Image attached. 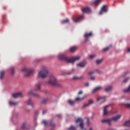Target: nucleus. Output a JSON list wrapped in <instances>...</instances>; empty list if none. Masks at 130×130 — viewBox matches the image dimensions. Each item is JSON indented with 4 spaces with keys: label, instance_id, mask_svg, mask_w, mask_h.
I'll return each instance as SVG.
<instances>
[{
    "label": "nucleus",
    "instance_id": "obj_24",
    "mask_svg": "<svg viewBox=\"0 0 130 130\" xmlns=\"http://www.w3.org/2000/svg\"><path fill=\"white\" fill-rule=\"evenodd\" d=\"M86 98V95H84V96L83 98H76L75 99V101H82L85 98Z\"/></svg>",
    "mask_w": 130,
    "mask_h": 130
},
{
    "label": "nucleus",
    "instance_id": "obj_50",
    "mask_svg": "<svg viewBox=\"0 0 130 130\" xmlns=\"http://www.w3.org/2000/svg\"><path fill=\"white\" fill-rule=\"evenodd\" d=\"M36 114H38V111H37V113H36Z\"/></svg>",
    "mask_w": 130,
    "mask_h": 130
},
{
    "label": "nucleus",
    "instance_id": "obj_29",
    "mask_svg": "<svg viewBox=\"0 0 130 130\" xmlns=\"http://www.w3.org/2000/svg\"><path fill=\"white\" fill-rule=\"evenodd\" d=\"M101 2H102L101 0H96L94 2V6H98V5H100V4L101 3Z\"/></svg>",
    "mask_w": 130,
    "mask_h": 130
},
{
    "label": "nucleus",
    "instance_id": "obj_42",
    "mask_svg": "<svg viewBox=\"0 0 130 130\" xmlns=\"http://www.w3.org/2000/svg\"><path fill=\"white\" fill-rule=\"evenodd\" d=\"M90 79L92 81H94L95 80V77L91 76L90 77Z\"/></svg>",
    "mask_w": 130,
    "mask_h": 130
},
{
    "label": "nucleus",
    "instance_id": "obj_27",
    "mask_svg": "<svg viewBox=\"0 0 130 130\" xmlns=\"http://www.w3.org/2000/svg\"><path fill=\"white\" fill-rule=\"evenodd\" d=\"M19 104V102H15L14 101H10L9 104L10 105H17Z\"/></svg>",
    "mask_w": 130,
    "mask_h": 130
},
{
    "label": "nucleus",
    "instance_id": "obj_3",
    "mask_svg": "<svg viewBox=\"0 0 130 130\" xmlns=\"http://www.w3.org/2000/svg\"><path fill=\"white\" fill-rule=\"evenodd\" d=\"M41 85H42V84H41V82H38V83H37L36 88L35 90H31L29 91L28 92V94L29 95H33L37 98H40V95H39V94H38L37 93H36L35 92V91L40 90V89L41 88Z\"/></svg>",
    "mask_w": 130,
    "mask_h": 130
},
{
    "label": "nucleus",
    "instance_id": "obj_21",
    "mask_svg": "<svg viewBox=\"0 0 130 130\" xmlns=\"http://www.w3.org/2000/svg\"><path fill=\"white\" fill-rule=\"evenodd\" d=\"M77 66L81 68H83L85 66V62H80L77 64Z\"/></svg>",
    "mask_w": 130,
    "mask_h": 130
},
{
    "label": "nucleus",
    "instance_id": "obj_5",
    "mask_svg": "<svg viewBox=\"0 0 130 130\" xmlns=\"http://www.w3.org/2000/svg\"><path fill=\"white\" fill-rule=\"evenodd\" d=\"M121 115H118L115 117H113L111 119H106L102 120V123H107L109 126L111 125V121L113 120L114 121H117L121 118Z\"/></svg>",
    "mask_w": 130,
    "mask_h": 130
},
{
    "label": "nucleus",
    "instance_id": "obj_8",
    "mask_svg": "<svg viewBox=\"0 0 130 130\" xmlns=\"http://www.w3.org/2000/svg\"><path fill=\"white\" fill-rule=\"evenodd\" d=\"M43 123L45 125V126H51L52 127H55V124L53 122V121L52 120H50L48 121L46 120H44L43 121Z\"/></svg>",
    "mask_w": 130,
    "mask_h": 130
},
{
    "label": "nucleus",
    "instance_id": "obj_28",
    "mask_svg": "<svg viewBox=\"0 0 130 130\" xmlns=\"http://www.w3.org/2000/svg\"><path fill=\"white\" fill-rule=\"evenodd\" d=\"M77 49V47L76 46L72 47L70 49V52L71 53L74 52Z\"/></svg>",
    "mask_w": 130,
    "mask_h": 130
},
{
    "label": "nucleus",
    "instance_id": "obj_7",
    "mask_svg": "<svg viewBox=\"0 0 130 130\" xmlns=\"http://www.w3.org/2000/svg\"><path fill=\"white\" fill-rule=\"evenodd\" d=\"M22 71L25 73L24 76L25 77H29L30 75L34 73V70L24 68L22 69Z\"/></svg>",
    "mask_w": 130,
    "mask_h": 130
},
{
    "label": "nucleus",
    "instance_id": "obj_45",
    "mask_svg": "<svg viewBox=\"0 0 130 130\" xmlns=\"http://www.w3.org/2000/svg\"><path fill=\"white\" fill-rule=\"evenodd\" d=\"M56 116H57L58 118H60V117H61V115L60 114L57 115Z\"/></svg>",
    "mask_w": 130,
    "mask_h": 130
},
{
    "label": "nucleus",
    "instance_id": "obj_11",
    "mask_svg": "<svg viewBox=\"0 0 130 130\" xmlns=\"http://www.w3.org/2000/svg\"><path fill=\"white\" fill-rule=\"evenodd\" d=\"M94 103V102L92 100H89L87 104H84L82 106V108H85L86 107H89L90 105H92Z\"/></svg>",
    "mask_w": 130,
    "mask_h": 130
},
{
    "label": "nucleus",
    "instance_id": "obj_33",
    "mask_svg": "<svg viewBox=\"0 0 130 130\" xmlns=\"http://www.w3.org/2000/svg\"><path fill=\"white\" fill-rule=\"evenodd\" d=\"M68 130H76V127L74 125H72L68 128Z\"/></svg>",
    "mask_w": 130,
    "mask_h": 130
},
{
    "label": "nucleus",
    "instance_id": "obj_38",
    "mask_svg": "<svg viewBox=\"0 0 130 130\" xmlns=\"http://www.w3.org/2000/svg\"><path fill=\"white\" fill-rule=\"evenodd\" d=\"M129 77L126 78L125 79H124L123 81V83H125V84L126 83L128 82V81L129 80Z\"/></svg>",
    "mask_w": 130,
    "mask_h": 130
},
{
    "label": "nucleus",
    "instance_id": "obj_47",
    "mask_svg": "<svg viewBox=\"0 0 130 130\" xmlns=\"http://www.w3.org/2000/svg\"><path fill=\"white\" fill-rule=\"evenodd\" d=\"M127 52H130V48H128V49Z\"/></svg>",
    "mask_w": 130,
    "mask_h": 130
},
{
    "label": "nucleus",
    "instance_id": "obj_10",
    "mask_svg": "<svg viewBox=\"0 0 130 130\" xmlns=\"http://www.w3.org/2000/svg\"><path fill=\"white\" fill-rule=\"evenodd\" d=\"M93 34L91 31H90L89 33H86L84 35V37L85 38V42H87L88 41V38L89 37H91L92 36Z\"/></svg>",
    "mask_w": 130,
    "mask_h": 130
},
{
    "label": "nucleus",
    "instance_id": "obj_23",
    "mask_svg": "<svg viewBox=\"0 0 130 130\" xmlns=\"http://www.w3.org/2000/svg\"><path fill=\"white\" fill-rule=\"evenodd\" d=\"M83 79V77H78V76H74L73 78V80H78Z\"/></svg>",
    "mask_w": 130,
    "mask_h": 130
},
{
    "label": "nucleus",
    "instance_id": "obj_52",
    "mask_svg": "<svg viewBox=\"0 0 130 130\" xmlns=\"http://www.w3.org/2000/svg\"><path fill=\"white\" fill-rule=\"evenodd\" d=\"M70 74H71V73H68V75H70Z\"/></svg>",
    "mask_w": 130,
    "mask_h": 130
},
{
    "label": "nucleus",
    "instance_id": "obj_12",
    "mask_svg": "<svg viewBox=\"0 0 130 130\" xmlns=\"http://www.w3.org/2000/svg\"><path fill=\"white\" fill-rule=\"evenodd\" d=\"M83 16H80L77 18H73V20L75 23H78V22H80L81 20H82V19H83Z\"/></svg>",
    "mask_w": 130,
    "mask_h": 130
},
{
    "label": "nucleus",
    "instance_id": "obj_22",
    "mask_svg": "<svg viewBox=\"0 0 130 130\" xmlns=\"http://www.w3.org/2000/svg\"><path fill=\"white\" fill-rule=\"evenodd\" d=\"M123 92L125 93H128L130 92V85L127 88L123 90Z\"/></svg>",
    "mask_w": 130,
    "mask_h": 130
},
{
    "label": "nucleus",
    "instance_id": "obj_54",
    "mask_svg": "<svg viewBox=\"0 0 130 130\" xmlns=\"http://www.w3.org/2000/svg\"><path fill=\"white\" fill-rule=\"evenodd\" d=\"M51 130H53V129H51Z\"/></svg>",
    "mask_w": 130,
    "mask_h": 130
},
{
    "label": "nucleus",
    "instance_id": "obj_34",
    "mask_svg": "<svg viewBox=\"0 0 130 130\" xmlns=\"http://www.w3.org/2000/svg\"><path fill=\"white\" fill-rule=\"evenodd\" d=\"M112 47V45H110V46H108V47H106V48H104V49H103V51H108L109 49H110V48H111Z\"/></svg>",
    "mask_w": 130,
    "mask_h": 130
},
{
    "label": "nucleus",
    "instance_id": "obj_18",
    "mask_svg": "<svg viewBox=\"0 0 130 130\" xmlns=\"http://www.w3.org/2000/svg\"><path fill=\"white\" fill-rule=\"evenodd\" d=\"M5 73L6 71L4 70L0 71V80H3L4 79Z\"/></svg>",
    "mask_w": 130,
    "mask_h": 130
},
{
    "label": "nucleus",
    "instance_id": "obj_37",
    "mask_svg": "<svg viewBox=\"0 0 130 130\" xmlns=\"http://www.w3.org/2000/svg\"><path fill=\"white\" fill-rule=\"evenodd\" d=\"M69 19H64L62 21V23L64 24L66 23H69Z\"/></svg>",
    "mask_w": 130,
    "mask_h": 130
},
{
    "label": "nucleus",
    "instance_id": "obj_1",
    "mask_svg": "<svg viewBox=\"0 0 130 130\" xmlns=\"http://www.w3.org/2000/svg\"><path fill=\"white\" fill-rule=\"evenodd\" d=\"M58 58L60 60H64L66 62L69 63H73L76 61L79 60L80 57L79 56H75L69 58L64 54H59Z\"/></svg>",
    "mask_w": 130,
    "mask_h": 130
},
{
    "label": "nucleus",
    "instance_id": "obj_19",
    "mask_svg": "<svg viewBox=\"0 0 130 130\" xmlns=\"http://www.w3.org/2000/svg\"><path fill=\"white\" fill-rule=\"evenodd\" d=\"M109 107V105L106 106L104 108V115H107L108 113L107 108Z\"/></svg>",
    "mask_w": 130,
    "mask_h": 130
},
{
    "label": "nucleus",
    "instance_id": "obj_40",
    "mask_svg": "<svg viewBox=\"0 0 130 130\" xmlns=\"http://www.w3.org/2000/svg\"><path fill=\"white\" fill-rule=\"evenodd\" d=\"M90 124V123L89 118H87V126H89Z\"/></svg>",
    "mask_w": 130,
    "mask_h": 130
},
{
    "label": "nucleus",
    "instance_id": "obj_43",
    "mask_svg": "<svg viewBox=\"0 0 130 130\" xmlns=\"http://www.w3.org/2000/svg\"><path fill=\"white\" fill-rule=\"evenodd\" d=\"M47 112V110H46L43 111V115H45Z\"/></svg>",
    "mask_w": 130,
    "mask_h": 130
},
{
    "label": "nucleus",
    "instance_id": "obj_9",
    "mask_svg": "<svg viewBox=\"0 0 130 130\" xmlns=\"http://www.w3.org/2000/svg\"><path fill=\"white\" fill-rule=\"evenodd\" d=\"M23 94L22 92H18L16 93L12 94V97L14 99H17L19 97H23Z\"/></svg>",
    "mask_w": 130,
    "mask_h": 130
},
{
    "label": "nucleus",
    "instance_id": "obj_4",
    "mask_svg": "<svg viewBox=\"0 0 130 130\" xmlns=\"http://www.w3.org/2000/svg\"><path fill=\"white\" fill-rule=\"evenodd\" d=\"M49 75V72L47 70V68L45 67H43V70L40 71L38 73V77L42 78L43 79L46 78Z\"/></svg>",
    "mask_w": 130,
    "mask_h": 130
},
{
    "label": "nucleus",
    "instance_id": "obj_15",
    "mask_svg": "<svg viewBox=\"0 0 130 130\" xmlns=\"http://www.w3.org/2000/svg\"><path fill=\"white\" fill-rule=\"evenodd\" d=\"M107 9L106 6H104L102 9L100 11V15H102L103 13H107Z\"/></svg>",
    "mask_w": 130,
    "mask_h": 130
},
{
    "label": "nucleus",
    "instance_id": "obj_13",
    "mask_svg": "<svg viewBox=\"0 0 130 130\" xmlns=\"http://www.w3.org/2000/svg\"><path fill=\"white\" fill-rule=\"evenodd\" d=\"M81 11L82 12H83V13H90L91 12L90 8L89 7H83L81 9Z\"/></svg>",
    "mask_w": 130,
    "mask_h": 130
},
{
    "label": "nucleus",
    "instance_id": "obj_41",
    "mask_svg": "<svg viewBox=\"0 0 130 130\" xmlns=\"http://www.w3.org/2000/svg\"><path fill=\"white\" fill-rule=\"evenodd\" d=\"M89 57L90 59H93L95 57V55H89Z\"/></svg>",
    "mask_w": 130,
    "mask_h": 130
},
{
    "label": "nucleus",
    "instance_id": "obj_26",
    "mask_svg": "<svg viewBox=\"0 0 130 130\" xmlns=\"http://www.w3.org/2000/svg\"><path fill=\"white\" fill-rule=\"evenodd\" d=\"M112 89V86H109L108 87H107V88H105V91L109 92V91H111Z\"/></svg>",
    "mask_w": 130,
    "mask_h": 130
},
{
    "label": "nucleus",
    "instance_id": "obj_36",
    "mask_svg": "<svg viewBox=\"0 0 130 130\" xmlns=\"http://www.w3.org/2000/svg\"><path fill=\"white\" fill-rule=\"evenodd\" d=\"M103 60L102 59H99L96 61V64L98 65L100 64L102 62Z\"/></svg>",
    "mask_w": 130,
    "mask_h": 130
},
{
    "label": "nucleus",
    "instance_id": "obj_16",
    "mask_svg": "<svg viewBox=\"0 0 130 130\" xmlns=\"http://www.w3.org/2000/svg\"><path fill=\"white\" fill-rule=\"evenodd\" d=\"M27 105L30 106L32 108H34V103L31 99H29L27 102Z\"/></svg>",
    "mask_w": 130,
    "mask_h": 130
},
{
    "label": "nucleus",
    "instance_id": "obj_51",
    "mask_svg": "<svg viewBox=\"0 0 130 130\" xmlns=\"http://www.w3.org/2000/svg\"><path fill=\"white\" fill-rule=\"evenodd\" d=\"M72 72H74V69L72 70Z\"/></svg>",
    "mask_w": 130,
    "mask_h": 130
},
{
    "label": "nucleus",
    "instance_id": "obj_49",
    "mask_svg": "<svg viewBox=\"0 0 130 130\" xmlns=\"http://www.w3.org/2000/svg\"><path fill=\"white\" fill-rule=\"evenodd\" d=\"M47 93V90H45V93Z\"/></svg>",
    "mask_w": 130,
    "mask_h": 130
},
{
    "label": "nucleus",
    "instance_id": "obj_31",
    "mask_svg": "<svg viewBox=\"0 0 130 130\" xmlns=\"http://www.w3.org/2000/svg\"><path fill=\"white\" fill-rule=\"evenodd\" d=\"M68 103L70 105L73 106L75 104V101H72V100H69Z\"/></svg>",
    "mask_w": 130,
    "mask_h": 130
},
{
    "label": "nucleus",
    "instance_id": "obj_14",
    "mask_svg": "<svg viewBox=\"0 0 130 130\" xmlns=\"http://www.w3.org/2000/svg\"><path fill=\"white\" fill-rule=\"evenodd\" d=\"M105 101H106V97L105 96L98 98L96 100V101L98 102H99L100 104H102L104 103L105 102Z\"/></svg>",
    "mask_w": 130,
    "mask_h": 130
},
{
    "label": "nucleus",
    "instance_id": "obj_6",
    "mask_svg": "<svg viewBox=\"0 0 130 130\" xmlns=\"http://www.w3.org/2000/svg\"><path fill=\"white\" fill-rule=\"evenodd\" d=\"M76 127H78L79 126L81 127V129L83 130L84 129V123L83 120L80 118H78L75 121Z\"/></svg>",
    "mask_w": 130,
    "mask_h": 130
},
{
    "label": "nucleus",
    "instance_id": "obj_25",
    "mask_svg": "<svg viewBox=\"0 0 130 130\" xmlns=\"http://www.w3.org/2000/svg\"><path fill=\"white\" fill-rule=\"evenodd\" d=\"M123 125L130 127V120L125 121L123 123Z\"/></svg>",
    "mask_w": 130,
    "mask_h": 130
},
{
    "label": "nucleus",
    "instance_id": "obj_20",
    "mask_svg": "<svg viewBox=\"0 0 130 130\" xmlns=\"http://www.w3.org/2000/svg\"><path fill=\"white\" fill-rule=\"evenodd\" d=\"M102 89V87L101 86H98L96 88H95L93 90H92V93H94L96 91H100Z\"/></svg>",
    "mask_w": 130,
    "mask_h": 130
},
{
    "label": "nucleus",
    "instance_id": "obj_2",
    "mask_svg": "<svg viewBox=\"0 0 130 130\" xmlns=\"http://www.w3.org/2000/svg\"><path fill=\"white\" fill-rule=\"evenodd\" d=\"M48 84L50 85L59 88L62 87V85H61V84L58 83V82H57V79H56L55 77L52 75L50 76V79L48 82Z\"/></svg>",
    "mask_w": 130,
    "mask_h": 130
},
{
    "label": "nucleus",
    "instance_id": "obj_17",
    "mask_svg": "<svg viewBox=\"0 0 130 130\" xmlns=\"http://www.w3.org/2000/svg\"><path fill=\"white\" fill-rule=\"evenodd\" d=\"M97 72L98 74H101L102 72L98 70V69H96L95 70V71H91L90 72L88 73V75L90 76H91L92 75L94 74V72Z\"/></svg>",
    "mask_w": 130,
    "mask_h": 130
},
{
    "label": "nucleus",
    "instance_id": "obj_39",
    "mask_svg": "<svg viewBox=\"0 0 130 130\" xmlns=\"http://www.w3.org/2000/svg\"><path fill=\"white\" fill-rule=\"evenodd\" d=\"M125 106L126 108L130 109V104H125Z\"/></svg>",
    "mask_w": 130,
    "mask_h": 130
},
{
    "label": "nucleus",
    "instance_id": "obj_48",
    "mask_svg": "<svg viewBox=\"0 0 130 130\" xmlns=\"http://www.w3.org/2000/svg\"><path fill=\"white\" fill-rule=\"evenodd\" d=\"M89 130H93V129H92V128L91 127L89 128Z\"/></svg>",
    "mask_w": 130,
    "mask_h": 130
},
{
    "label": "nucleus",
    "instance_id": "obj_46",
    "mask_svg": "<svg viewBox=\"0 0 130 130\" xmlns=\"http://www.w3.org/2000/svg\"><path fill=\"white\" fill-rule=\"evenodd\" d=\"M82 93V91H80L79 92H78V94L79 95H80V94H81Z\"/></svg>",
    "mask_w": 130,
    "mask_h": 130
},
{
    "label": "nucleus",
    "instance_id": "obj_35",
    "mask_svg": "<svg viewBox=\"0 0 130 130\" xmlns=\"http://www.w3.org/2000/svg\"><path fill=\"white\" fill-rule=\"evenodd\" d=\"M11 71L12 75H14L15 74V68L14 67H12L11 68Z\"/></svg>",
    "mask_w": 130,
    "mask_h": 130
},
{
    "label": "nucleus",
    "instance_id": "obj_30",
    "mask_svg": "<svg viewBox=\"0 0 130 130\" xmlns=\"http://www.w3.org/2000/svg\"><path fill=\"white\" fill-rule=\"evenodd\" d=\"M47 102H48V99L46 98L42 101L41 104H46V103H47Z\"/></svg>",
    "mask_w": 130,
    "mask_h": 130
},
{
    "label": "nucleus",
    "instance_id": "obj_32",
    "mask_svg": "<svg viewBox=\"0 0 130 130\" xmlns=\"http://www.w3.org/2000/svg\"><path fill=\"white\" fill-rule=\"evenodd\" d=\"M26 125H27V123L26 122L23 123L21 126V128L23 129H25L26 127Z\"/></svg>",
    "mask_w": 130,
    "mask_h": 130
},
{
    "label": "nucleus",
    "instance_id": "obj_44",
    "mask_svg": "<svg viewBox=\"0 0 130 130\" xmlns=\"http://www.w3.org/2000/svg\"><path fill=\"white\" fill-rule=\"evenodd\" d=\"M89 85V83H86L85 84V86H86V87H88Z\"/></svg>",
    "mask_w": 130,
    "mask_h": 130
},
{
    "label": "nucleus",
    "instance_id": "obj_53",
    "mask_svg": "<svg viewBox=\"0 0 130 130\" xmlns=\"http://www.w3.org/2000/svg\"><path fill=\"white\" fill-rule=\"evenodd\" d=\"M84 130H86V129H84Z\"/></svg>",
    "mask_w": 130,
    "mask_h": 130
}]
</instances>
